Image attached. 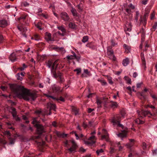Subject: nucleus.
Returning <instances> with one entry per match:
<instances>
[{"instance_id": "4c0bfd02", "label": "nucleus", "mask_w": 157, "mask_h": 157, "mask_svg": "<svg viewBox=\"0 0 157 157\" xmlns=\"http://www.w3.org/2000/svg\"><path fill=\"white\" fill-rule=\"evenodd\" d=\"M88 39V37L87 36H85L83 37L82 39V42L84 43L86 42Z\"/></svg>"}, {"instance_id": "8fccbe9b", "label": "nucleus", "mask_w": 157, "mask_h": 157, "mask_svg": "<svg viewBox=\"0 0 157 157\" xmlns=\"http://www.w3.org/2000/svg\"><path fill=\"white\" fill-rule=\"evenodd\" d=\"M6 142L5 140L0 139V144H6Z\"/></svg>"}, {"instance_id": "f3484780", "label": "nucleus", "mask_w": 157, "mask_h": 157, "mask_svg": "<svg viewBox=\"0 0 157 157\" xmlns=\"http://www.w3.org/2000/svg\"><path fill=\"white\" fill-rule=\"evenodd\" d=\"M47 108L49 109V110H53L55 111L56 106L55 104L51 103H48L47 104Z\"/></svg>"}, {"instance_id": "f03ea898", "label": "nucleus", "mask_w": 157, "mask_h": 157, "mask_svg": "<svg viewBox=\"0 0 157 157\" xmlns=\"http://www.w3.org/2000/svg\"><path fill=\"white\" fill-rule=\"evenodd\" d=\"M120 117L118 116H115L111 120V122L114 125H117L118 127H123V125L120 124Z\"/></svg>"}, {"instance_id": "c85d7f7f", "label": "nucleus", "mask_w": 157, "mask_h": 157, "mask_svg": "<svg viewBox=\"0 0 157 157\" xmlns=\"http://www.w3.org/2000/svg\"><path fill=\"white\" fill-rule=\"evenodd\" d=\"M123 46L126 52L127 53H128L130 52L131 49L130 47V46H128L125 44H124Z\"/></svg>"}, {"instance_id": "c756f323", "label": "nucleus", "mask_w": 157, "mask_h": 157, "mask_svg": "<svg viewBox=\"0 0 157 157\" xmlns=\"http://www.w3.org/2000/svg\"><path fill=\"white\" fill-rule=\"evenodd\" d=\"M140 56L143 64L145 65V61L144 55L143 53L141 52V53Z\"/></svg>"}, {"instance_id": "dca6fc26", "label": "nucleus", "mask_w": 157, "mask_h": 157, "mask_svg": "<svg viewBox=\"0 0 157 157\" xmlns=\"http://www.w3.org/2000/svg\"><path fill=\"white\" fill-rule=\"evenodd\" d=\"M127 133V131L126 130H124L121 132L117 134V135L118 137L121 138L122 139V138L126 136Z\"/></svg>"}, {"instance_id": "c9c22d12", "label": "nucleus", "mask_w": 157, "mask_h": 157, "mask_svg": "<svg viewBox=\"0 0 157 157\" xmlns=\"http://www.w3.org/2000/svg\"><path fill=\"white\" fill-rule=\"evenodd\" d=\"M98 81L100 82L101 83L102 85H107V83L104 80L100 79H98Z\"/></svg>"}, {"instance_id": "69168bd1", "label": "nucleus", "mask_w": 157, "mask_h": 157, "mask_svg": "<svg viewBox=\"0 0 157 157\" xmlns=\"http://www.w3.org/2000/svg\"><path fill=\"white\" fill-rule=\"evenodd\" d=\"M147 106L148 107H150V108H151L152 109H155V107H154V106L151 105H147Z\"/></svg>"}, {"instance_id": "774afa93", "label": "nucleus", "mask_w": 157, "mask_h": 157, "mask_svg": "<svg viewBox=\"0 0 157 157\" xmlns=\"http://www.w3.org/2000/svg\"><path fill=\"white\" fill-rule=\"evenodd\" d=\"M80 151L81 152H84L85 151V150L83 148L81 147L80 149Z\"/></svg>"}, {"instance_id": "58836bf2", "label": "nucleus", "mask_w": 157, "mask_h": 157, "mask_svg": "<svg viewBox=\"0 0 157 157\" xmlns=\"http://www.w3.org/2000/svg\"><path fill=\"white\" fill-rule=\"evenodd\" d=\"M34 39L36 40H40V37L39 35L37 34H35L34 35Z\"/></svg>"}, {"instance_id": "a18cd8bd", "label": "nucleus", "mask_w": 157, "mask_h": 157, "mask_svg": "<svg viewBox=\"0 0 157 157\" xmlns=\"http://www.w3.org/2000/svg\"><path fill=\"white\" fill-rule=\"evenodd\" d=\"M77 8H78V10L79 12H80L82 11V7L80 6V5H78L77 6Z\"/></svg>"}, {"instance_id": "bf43d9fd", "label": "nucleus", "mask_w": 157, "mask_h": 157, "mask_svg": "<svg viewBox=\"0 0 157 157\" xmlns=\"http://www.w3.org/2000/svg\"><path fill=\"white\" fill-rule=\"evenodd\" d=\"M155 14L154 13H153L151 14V19H153L155 17Z\"/></svg>"}, {"instance_id": "603ef678", "label": "nucleus", "mask_w": 157, "mask_h": 157, "mask_svg": "<svg viewBox=\"0 0 157 157\" xmlns=\"http://www.w3.org/2000/svg\"><path fill=\"white\" fill-rule=\"evenodd\" d=\"M74 71L77 72V74L78 75L81 71V69L80 68H78L74 70Z\"/></svg>"}, {"instance_id": "e433bc0d", "label": "nucleus", "mask_w": 157, "mask_h": 157, "mask_svg": "<svg viewBox=\"0 0 157 157\" xmlns=\"http://www.w3.org/2000/svg\"><path fill=\"white\" fill-rule=\"evenodd\" d=\"M72 112L75 115L78 114V109L76 108H74L72 109Z\"/></svg>"}, {"instance_id": "e2e57ef3", "label": "nucleus", "mask_w": 157, "mask_h": 157, "mask_svg": "<svg viewBox=\"0 0 157 157\" xmlns=\"http://www.w3.org/2000/svg\"><path fill=\"white\" fill-rule=\"evenodd\" d=\"M140 22L141 23L142 22V23H143L144 25L146 24L145 21V19L144 18H143V20L141 19V21H140Z\"/></svg>"}, {"instance_id": "5fc2aeb1", "label": "nucleus", "mask_w": 157, "mask_h": 157, "mask_svg": "<svg viewBox=\"0 0 157 157\" xmlns=\"http://www.w3.org/2000/svg\"><path fill=\"white\" fill-rule=\"evenodd\" d=\"M148 1V0H142V3L144 5H146Z\"/></svg>"}, {"instance_id": "a211bd4d", "label": "nucleus", "mask_w": 157, "mask_h": 157, "mask_svg": "<svg viewBox=\"0 0 157 157\" xmlns=\"http://www.w3.org/2000/svg\"><path fill=\"white\" fill-rule=\"evenodd\" d=\"M8 25V23L7 21L5 20H0V27H4Z\"/></svg>"}, {"instance_id": "79ce46f5", "label": "nucleus", "mask_w": 157, "mask_h": 157, "mask_svg": "<svg viewBox=\"0 0 157 157\" xmlns=\"http://www.w3.org/2000/svg\"><path fill=\"white\" fill-rule=\"evenodd\" d=\"M17 27L19 30L20 31H25L27 30V28L25 27L23 28V27Z\"/></svg>"}, {"instance_id": "9d476101", "label": "nucleus", "mask_w": 157, "mask_h": 157, "mask_svg": "<svg viewBox=\"0 0 157 157\" xmlns=\"http://www.w3.org/2000/svg\"><path fill=\"white\" fill-rule=\"evenodd\" d=\"M72 53L73 54V55L67 56V58L69 60H71L75 59L77 61H79V60L80 59V57L78 56H77L74 52L72 51Z\"/></svg>"}, {"instance_id": "ddd939ff", "label": "nucleus", "mask_w": 157, "mask_h": 157, "mask_svg": "<svg viewBox=\"0 0 157 157\" xmlns=\"http://www.w3.org/2000/svg\"><path fill=\"white\" fill-rule=\"evenodd\" d=\"M137 112L138 114L139 113L140 114V115L142 117L143 116H145L147 115L148 114H150L151 116H153V115L152 114H151L150 112L148 111L142 110L140 112L139 111H137ZM155 115V113H153V115L154 116Z\"/></svg>"}, {"instance_id": "1a4fd4ad", "label": "nucleus", "mask_w": 157, "mask_h": 157, "mask_svg": "<svg viewBox=\"0 0 157 157\" xmlns=\"http://www.w3.org/2000/svg\"><path fill=\"white\" fill-rule=\"evenodd\" d=\"M36 127L37 128V132L38 134H41L44 132V127L42 125L37 124Z\"/></svg>"}, {"instance_id": "cd10ccee", "label": "nucleus", "mask_w": 157, "mask_h": 157, "mask_svg": "<svg viewBox=\"0 0 157 157\" xmlns=\"http://www.w3.org/2000/svg\"><path fill=\"white\" fill-rule=\"evenodd\" d=\"M39 121L38 120V118L36 117L33 119V121L32 122V124L34 125V126H36V124H39Z\"/></svg>"}, {"instance_id": "473e14b6", "label": "nucleus", "mask_w": 157, "mask_h": 157, "mask_svg": "<svg viewBox=\"0 0 157 157\" xmlns=\"http://www.w3.org/2000/svg\"><path fill=\"white\" fill-rule=\"evenodd\" d=\"M68 26L70 28L74 29L76 28V25L75 24L72 22H70Z\"/></svg>"}, {"instance_id": "0eeeda50", "label": "nucleus", "mask_w": 157, "mask_h": 157, "mask_svg": "<svg viewBox=\"0 0 157 157\" xmlns=\"http://www.w3.org/2000/svg\"><path fill=\"white\" fill-rule=\"evenodd\" d=\"M60 15L62 19L65 21H68L70 19L69 15L66 12H62Z\"/></svg>"}, {"instance_id": "37998d69", "label": "nucleus", "mask_w": 157, "mask_h": 157, "mask_svg": "<svg viewBox=\"0 0 157 157\" xmlns=\"http://www.w3.org/2000/svg\"><path fill=\"white\" fill-rule=\"evenodd\" d=\"M3 133L5 135H7L8 138L10 137V136L11 134L9 131H5Z\"/></svg>"}, {"instance_id": "f8f14e48", "label": "nucleus", "mask_w": 157, "mask_h": 157, "mask_svg": "<svg viewBox=\"0 0 157 157\" xmlns=\"http://www.w3.org/2000/svg\"><path fill=\"white\" fill-rule=\"evenodd\" d=\"M71 142L72 144V146L71 147L68 149V150L71 152H75V149L77 147V145L74 140H71Z\"/></svg>"}, {"instance_id": "b1692460", "label": "nucleus", "mask_w": 157, "mask_h": 157, "mask_svg": "<svg viewBox=\"0 0 157 157\" xmlns=\"http://www.w3.org/2000/svg\"><path fill=\"white\" fill-rule=\"evenodd\" d=\"M24 75L23 72H21L20 74L19 73H17L16 76L17 80H21L23 79L22 77H23Z\"/></svg>"}, {"instance_id": "6e6552de", "label": "nucleus", "mask_w": 157, "mask_h": 157, "mask_svg": "<svg viewBox=\"0 0 157 157\" xmlns=\"http://www.w3.org/2000/svg\"><path fill=\"white\" fill-rule=\"evenodd\" d=\"M124 29L126 33L129 35V34L127 33V32H129L131 31L132 26L131 24L129 22L127 23L124 26Z\"/></svg>"}, {"instance_id": "680f3d73", "label": "nucleus", "mask_w": 157, "mask_h": 157, "mask_svg": "<svg viewBox=\"0 0 157 157\" xmlns=\"http://www.w3.org/2000/svg\"><path fill=\"white\" fill-rule=\"evenodd\" d=\"M132 145L133 144H128L126 145L127 147L128 148H130Z\"/></svg>"}, {"instance_id": "bb28decb", "label": "nucleus", "mask_w": 157, "mask_h": 157, "mask_svg": "<svg viewBox=\"0 0 157 157\" xmlns=\"http://www.w3.org/2000/svg\"><path fill=\"white\" fill-rule=\"evenodd\" d=\"M8 139L9 140V144H14L15 139V138H12L11 137H8Z\"/></svg>"}, {"instance_id": "9b49d317", "label": "nucleus", "mask_w": 157, "mask_h": 157, "mask_svg": "<svg viewBox=\"0 0 157 157\" xmlns=\"http://www.w3.org/2000/svg\"><path fill=\"white\" fill-rule=\"evenodd\" d=\"M11 111L14 118L17 121H19L20 118L17 116V113L15 109L13 107H12L11 108Z\"/></svg>"}, {"instance_id": "6ab92c4d", "label": "nucleus", "mask_w": 157, "mask_h": 157, "mask_svg": "<svg viewBox=\"0 0 157 157\" xmlns=\"http://www.w3.org/2000/svg\"><path fill=\"white\" fill-rule=\"evenodd\" d=\"M138 115L139 118L135 120V122L139 124H143L144 123V121L141 120L142 118V117L140 115V114L139 113Z\"/></svg>"}, {"instance_id": "f704fd0d", "label": "nucleus", "mask_w": 157, "mask_h": 157, "mask_svg": "<svg viewBox=\"0 0 157 157\" xmlns=\"http://www.w3.org/2000/svg\"><path fill=\"white\" fill-rule=\"evenodd\" d=\"M27 67V66L26 65L25 63H23L22 64V67H21L19 68L18 69L22 71L24 70L25 68H26Z\"/></svg>"}, {"instance_id": "5701e85b", "label": "nucleus", "mask_w": 157, "mask_h": 157, "mask_svg": "<svg viewBox=\"0 0 157 157\" xmlns=\"http://www.w3.org/2000/svg\"><path fill=\"white\" fill-rule=\"evenodd\" d=\"M57 28L59 30H61L62 32V33L61 34V35L62 36H64L66 33V30L64 27L63 26H61L58 27Z\"/></svg>"}, {"instance_id": "aec40b11", "label": "nucleus", "mask_w": 157, "mask_h": 157, "mask_svg": "<svg viewBox=\"0 0 157 157\" xmlns=\"http://www.w3.org/2000/svg\"><path fill=\"white\" fill-rule=\"evenodd\" d=\"M44 95L47 97L51 98H52V99H53L54 100H56L57 101H58L59 100L61 101H64V99L62 97H60L59 99H58L56 98H54V97H53V96H50L46 94H44Z\"/></svg>"}, {"instance_id": "412c9836", "label": "nucleus", "mask_w": 157, "mask_h": 157, "mask_svg": "<svg viewBox=\"0 0 157 157\" xmlns=\"http://www.w3.org/2000/svg\"><path fill=\"white\" fill-rule=\"evenodd\" d=\"M9 59L12 62L15 61L17 59L15 54L14 53H13L11 54L9 57Z\"/></svg>"}, {"instance_id": "a19ab883", "label": "nucleus", "mask_w": 157, "mask_h": 157, "mask_svg": "<svg viewBox=\"0 0 157 157\" xmlns=\"http://www.w3.org/2000/svg\"><path fill=\"white\" fill-rule=\"evenodd\" d=\"M107 79L109 83L110 84H113V82L112 81V78L110 76H108Z\"/></svg>"}, {"instance_id": "4d7b16f0", "label": "nucleus", "mask_w": 157, "mask_h": 157, "mask_svg": "<svg viewBox=\"0 0 157 157\" xmlns=\"http://www.w3.org/2000/svg\"><path fill=\"white\" fill-rule=\"evenodd\" d=\"M134 152H131L128 155V157H133V156L134 155Z\"/></svg>"}, {"instance_id": "72a5a7b5", "label": "nucleus", "mask_w": 157, "mask_h": 157, "mask_svg": "<svg viewBox=\"0 0 157 157\" xmlns=\"http://www.w3.org/2000/svg\"><path fill=\"white\" fill-rule=\"evenodd\" d=\"M57 134L58 136L60 137H64L67 136V134L64 133H61L60 132H57Z\"/></svg>"}, {"instance_id": "0e129e2a", "label": "nucleus", "mask_w": 157, "mask_h": 157, "mask_svg": "<svg viewBox=\"0 0 157 157\" xmlns=\"http://www.w3.org/2000/svg\"><path fill=\"white\" fill-rule=\"evenodd\" d=\"M151 95L152 98L153 99L157 100V97H156L155 95L151 94Z\"/></svg>"}, {"instance_id": "49530a36", "label": "nucleus", "mask_w": 157, "mask_h": 157, "mask_svg": "<svg viewBox=\"0 0 157 157\" xmlns=\"http://www.w3.org/2000/svg\"><path fill=\"white\" fill-rule=\"evenodd\" d=\"M42 25V24L41 22H39L36 25V26L40 30H41L42 29L41 28V27Z\"/></svg>"}, {"instance_id": "052dcab7", "label": "nucleus", "mask_w": 157, "mask_h": 157, "mask_svg": "<svg viewBox=\"0 0 157 157\" xmlns=\"http://www.w3.org/2000/svg\"><path fill=\"white\" fill-rule=\"evenodd\" d=\"M143 148L144 149L146 147V144L145 143L143 142L142 144Z\"/></svg>"}, {"instance_id": "423d86ee", "label": "nucleus", "mask_w": 157, "mask_h": 157, "mask_svg": "<svg viewBox=\"0 0 157 157\" xmlns=\"http://www.w3.org/2000/svg\"><path fill=\"white\" fill-rule=\"evenodd\" d=\"M53 73L54 77L56 78H58L59 79V83H62L64 82V79L62 73H59L57 75L55 72H53Z\"/></svg>"}, {"instance_id": "c03bdc74", "label": "nucleus", "mask_w": 157, "mask_h": 157, "mask_svg": "<svg viewBox=\"0 0 157 157\" xmlns=\"http://www.w3.org/2000/svg\"><path fill=\"white\" fill-rule=\"evenodd\" d=\"M103 151V150L102 149H100L97 150L96 151V153L98 155H100V153H102Z\"/></svg>"}, {"instance_id": "ea45409f", "label": "nucleus", "mask_w": 157, "mask_h": 157, "mask_svg": "<svg viewBox=\"0 0 157 157\" xmlns=\"http://www.w3.org/2000/svg\"><path fill=\"white\" fill-rule=\"evenodd\" d=\"M124 78L125 80L127 81V83L129 84H131V79L130 78H129L127 76H125Z\"/></svg>"}, {"instance_id": "de8ad7c7", "label": "nucleus", "mask_w": 157, "mask_h": 157, "mask_svg": "<svg viewBox=\"0 0 157 157\" xmlns=\"http://www.w3.org/2000/svg\"><path fill=\"white\" fill-rule=\"evenodd\" d=\"M21 5L25 7H27L29 6V4L26 2H24L22 3Z\"/></svg>"}, {"instance_id": "864d4df0", "label": "nucleus", "mask_w": 157, "mask_h": 157, "mask_svg": "<svg viewBox=\"0 0 157 157\" xmlns=\"http://www.w3.org/2000/svg\"><path fill=\"white\" fill-rule=\"evenodd\" d=\"M115 150L112 147H111L110 148V152L111 154H112L114 153L115 152Z\"/></svg>"}, {"instance_id": "338daca9", "label": "nucleus", "mask_w": 157, "mask_h": 157, "mask_svg": "<svg viewBox=\"0 0 157 157\" xmlns=\"http://www.w3.org/2000/svg\"><path fill=\"white\" fill-rule=\"evenodd\" d=\"M52 125L54 127H56L57 126L56 122L55 121H53L52 122Z\"/></svg>"}, {"instance_id": "7ed1b4c3", "label": "nucleus", "mask_w": 157, "mask_h": 157, "mask_svg": "<svg viewBox=\"0 0 157 157\" xmlns=\"http://www.w3.org/2000/svg\"><path fill=\"white\" fill-rule=\"evenodd\" d=\"M111 46H109L107 48V55L108 57L113 61L116 60V58L114 55L113 51L111 50Z\"/></svg>"}, {"instance_id": "7c9ffc66", "label": "nucleus", "mask_w": 157, "mask_h": 157, "mask_svg": "<svg viewBox=\"0 0 157 157\" xmlns=\"http://www.w3.org/2000/svg\"><path fill=\"white\" fill-rule=\"evenodd\" d=\"M71 11L73 15L74 16H77V11L73 7L71 8Z\"/></svg>"}, {"instance_id": "393cba45", "label": "nucleus", "mask_w": 157, "mask_h": 157, "mask_svg": "<svg viewBox=\"0 0 157 157\" xmlns=\"http://www.w3.org/2000/svg\"><path fill=\"white\" fill-rule=\"evenodd\" d=\"M129 63V59L128 58H126L122 61V64L124 66H126Z\"/></svg>"}, {"instance_id": "f257e3e1", "label": "nucleus", "mask_w": 157, "mask_h": 157, "mask_svg": "<svg viewBox=\"0 0 157 157\" xmlns=\"http://www.w3.org/2000/svg\"><path fill=\"white\" fill-rule=\"evenodd\" d=\"M10 88L13 93L17 96L22 97L27 101H34L37 97L36 94L30 92L23 86L16 84H10Z\"/></svg>"}, {"instance_id": "3c124183", "label": "nucleus", "mask_w": 157, "mask_h": 157, "mask_svg": "<svg viewBox=\"0 0 157 157\" xmlns=\"http://www.w3.org/2000/svg\"><path fill=\"white\" fill-rule=\"evenodd\" d=\"M111 46H112V47H114V46H116L117 45V43H115L114 42V41L113 40H111Z\"/></svg>"}, {"instance_id": "2f4dec72", "label": "nucleus", "mask_w": 157, "mask_h": 157, "mask_svg": "<svg viewBox=\"0 0 157 157\" xmlns=\"http://www.w3.org/2000/svg\"><path fill=\"white\" fill-rule=\"evenodd\" d=\"M118 106V105L116 102H113L111 103V106L113 109L117 107Z\"/></svg>"}, {"instance_id": "09e8293b", "label": "nucleus", "mask_w": 157, "mask_h": 157, "mask_svg": "<svg viewBox=\"0 0 157 157\" xmlns=\"http://www.w3.org/2000/svg\"><path fill=\"white\" fill-rule=\"evenodd\" d=\"M51 49L55 50H60L61 49V48H59V47L53 45L51 46Z\"/></svg>"}, {"instance_id": "a878e982", "label": "nucleus", "mask_w": 157, "mask_h": 157, "mask_svg": "<svg viewBox=\"0 0 157 157\" xmlns=\"http://www.w3.org/2000/svg\"><path fill=\"white\" fill-rule=\"evenodd\" d=\"M96 102L98 107H101V104L103 103V99L100 98L97 99Z\"/></svg>"}, {"instance_id": "2eb2a0df", "label": "nucleus", "mask_w": 157, "mask_h": 157, "mask_svg": "<svg viewBox=\"0 0 157 157\" xmlns=\"http://www.w3.org/2000/svg\"><path fill=\"white\" fill-rule=\"evenodd\" d=\"M45 39L48 41H54L53 39L52 38L51 34L47 32L45 33Z\"/></svg>"}, {"instance_id": "4be33fe9", "label": "nucleus", "mask_w": 157, "mask_h": 157, "mask_svg": "<svg viewBox=\"0 0 157 157\" xmlns=\"http://www.w3.org/2000/svg\"><path fill=\"white\" fill-rule=\"evenodd\" d=\"M52 89L54 92H59L61 91L60 90V88L59 87L55 85H54L52 86Z\"/></svg>"}, {"instance_id": "13d9d810", "label": "nucleus", "mask_w": 157, "mask_h": 157, "mask_svg": "<svg viewBox=\"0 0 157 157\" xmlns=\"http://www.w3.org/2000/svg\"><path fill=\"white\" fill-rule=\"evenodd\" d=\"M84 73L86 74L89 75V71L87 69H84Z\"/></svg>"}, {"instance_id": "20e7f679", "label": "nucleus", "mask_w": 157, "mask_h": 157, "mask_svg": "<svg viewBox=\"0 0 157 157\" xmlns=\"http://www.w3.org/2000/svg\"><path fill=\"white\" fill-rule=\"evenodd\" d=\"M58 60H56L54 62L52 61H48L47 63V65L49 68H51V70L52 71L57 68L58 66Z\"/></svg>"}, {"instance_id": "6e6d98bb", "label": "nucleus", "mask_w": 157, "mask_h": 157, "mask_svg": "<svg viewBox=\"0 0 157 157\" xmlns=\"http://www.w3.org/2000/svg\"><path fill=\"white\" fill-rule=\"evenodd\" d=\"M157 27V22L155 23L153 25L152 28L153 29H154V30H155L156 29Z\"/></svg>"}, {"instance_id": "39448f33", "label": "nucleus", "mask_w": 157, "mask_h": 157, "mask_svg": "<svg viewBox=\"0 0 157 157\" xmlns=\"http://www.w3.org/2000/svg\"><path fill=\"white\" fill-rule=\"evenodd\" d=\"M96 141V138L94 136L92 135L89 138L88 140L84 141V143L86 144L90 145L94 144Z\"/></svg>"}, {"instance_id": "4468645a", "label": "nucleus", "mask_w": 157, "mask_h": 157, "mask_svg": "<svg viewBox=\"0 0 157 157\" xmlns=\"http://www.w3.org/2000/svg\"><path fill=\"white\" fill-rule=\"evenodd\" d=\"M102 133L104 135L101 136L102 139H105L106 141H108V135L106 130L103 129L102 131Z\"/></svg>"}]
</instances>
